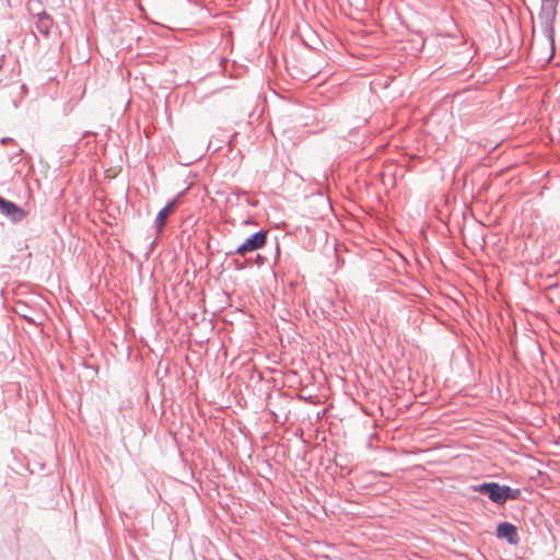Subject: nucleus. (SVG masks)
<instances>
[{
  "label": "nucleus",
  "mask_w": 560,
  "mask_h": 560,
  "mask_svg": "<svg viewBox=\"0 0 560 560\" xmlns=\"http://www.w3.org/2000/svg\"><path fill=\"white\" fill-rule=\"evenodd\" d=\"M471 491L479 492L488 497V499L498 504H505L508 501H513L518 499L521 495V490L517 488H512L508 485H500L495 481L481 482L478 485L470 486Z\"/></svg>",
  "instance_id": "obj_1"
},
{
  "label": "nucleus",
  "mask_w": 560,
  "mask_h": 560,
  "mask_svg": "<svg viewBox=\"0 0 560 560\" xmlns=\"http://www.w3.org/2000/svg\"><path fill=\"white\" fill-rule=\"evenodd\" d=\"M559 0H540L538 22L544 36L551 49L555 50V22Z\"/></svg>",
  "instance_id": "obj_2"
},
{
  "label": "nucleus",
  "mask_w": 560,
  "mask_h": 560,
  "mask_svg": "<svg viewBox=\"0 0 560 560\" xmlns=\"http://www.w3.org/2000/svg\"><path fill=\"white\" fill-rule=\"evenodd\" d=\"M267 231L259 230L249 235L242 244H240L235 250L228 253L226 255H245L246 253L255 252L266 244Z\"/></svg>",
  "instance_id": "obj_3"
},
{
  "label": "nucleus",
  "mask_w": 560,
  "mask_h": 560,
  "mask_svg": "<svg viewBox=\"0 0 560 560\" xmlns=\"http://www.w3.org/2000/svg\"><path fill=\"white\" fill-rule=\"evenodd\" d=\"M495 536L499 539H505L511 546H516L520 542L517 527L510 522L499 523L497 525Z\"/></svg>",
  "instance_id": "obj_4"
},
{
  "label": "nucleus",
  "mask_w": 560,
  "mask_h": 560,
  "mask_svg": "<svg viewBox=\"0 0 560 560\" xmlns=\"http://www.w3.org/2000/svg\"><path fill=\"white\" fill-rule=\"evenodd\" d=\"M184 192L178 194L174 199L170 200L156 214L154 220V228L156 235H160L166 225L168 214L177 207L179 198Z\"/></svg>",
  "instance_id": "obj_5"
},
{
  "label": "nucleus",
  "mask_w": 560,
  "mask_h": 560,
  "mask_svg": "<svg viewBox=\"0 0 560 560\" xmlns=\"http://www.w3.org/2000/svg\"><path fill=\"white\" fill-rule=\"evenodd\" d=\"M0 213L9 218L12 222H20L25 217V211L13 201L7 200L0 196Z\"/></svg>",
  "instance_id": "obj_6"
},
{
  "label": "nucleus",
  "mask_w": 560,
  "mask_h": 560,
  "mask_svg": "<svg viewBox=\"0 0 560 560\" xmlns=\"http://www.w3.org/2000/svg\"><path fill=\"white\" fill-rule=\"evenodd\" d=\"M37 32L44 37H48L51 33L56 34L54 20L46 11L37 12Z\"/></svg>",
  "instance_id": "obj_7"
},
{
  "label": "nucleus",
  "mask_w": 560,
  "mask_h": 560,
  "mask_svg": "<svg viewBox=\"0 0 560 560\" xmlns=\"http://www.w3.org/2000/svg\"><path fill=\"white\" fill-rule=\"evenodd\" d=\"M14 313L26 320L30 325L35 324V310L28 306L25 302L19 300L13 306Z\"/></svg>",
  "instance_id": "obj_8"
},
{
  "label": "nucleus",
  "mask_w": 560,
  "mask_h": 560,
  "mask_svg": "<svg viewBox=\"0 0 560 560\" xmlns=\"http://www.w3.org/2000/svg\"><path fill=\"white\" fill-rule=\"evenodd\" d=\"M232 264L234 265L235 270H243L245 268V264L241 262L238 259H233Z\"/></svg>",
  "instance_id": "obj_9"
},
{
  "label": "nucleus",
  "mask_w": 560,
  "mask_h": 560,
  "mask_svg": "<svg viewBox=\"0 0 560 560\" xmlns=\"http://www.w3.org/2000/svg\"><path fill=\"white\" fill-rule=\"evenodd\" d=\"M265 260H266V259H265V257H264V256H261L260 254H257V255H256V257H255V261H256V264H257L258 266L264 265V264H265Z\"/></svg>",
  "instance_id": "obj_10"
},
{
  "label": "nucleus",
  "mask_w": 560,
  "mask_h": 560,
  "mask_svg": "<svg viewBox=\"0 0 560 560\" xmlns=\"http://www.w3.org/2000/svg\"><path fill=\"white\" fill-rule=\"evenodd\" d=\"M233 194L236 196L237 199L240 198L241 195H246L245 191H241V190H235Z\"/></svg>",
  "instance_id": "obj_11"
},
{
  "label": "nucleus",
  "mask_w": 560,
  "mask_h": 560,
  "mask_svg": "<svg viewBox=\"0 0 560 560\" xmlns=\"http://www.w3.org/2000/svg\"><path fill=\"white\" fill-rule=\"evenodd\" d=\"M4 57H5L4 54H0V69L3 66Z\"/></svg>",
  "instance_id": "obj_12"
},
{
  "label": "nucleus",
  "mask_w": 560,
  "mask_h": 560,
  "mask_svg": "<svg viewBox=\"0 0 560 560\" xmlns=\"http://www.w3.org/2000/svg\"><path fill=\"white\" fill-rule=\"evenodd\" d=\"M246 202L253 206H256V202H252L249 199H246Z\"/></svg>",
  "instance_id": "obj_13"
},
{
  "label": "nucleus",
  "mask_w": 560,
  "mask_h": 560,
  "mask_svg": "<svg viewBox=\"0 0 560 560\" xmlns=\"http://www.w3.org/2000/svg\"><path fill=\"white\" fill-rule=\"evenodd\" d=\"M154 245H155V241H153V242L151 243L150 247H151V248H153V247H154Z\"/></svg>",
  "instance_id": "obj_14"
},
{
  "label": "nucleus",
  "mask_w": 560,
  "mask_h": 560,
  "mask_svg": "<svg viewBox=\"0 0 560 560\" xmlns=\"http://www.w3.org/2000/svg\"><path fill=\"white\" fill-rule=\"evenodd\" d=\"M279 254H280V249H279V247H277V256H279Z\"/></svg>",
  "instance_id": "obj_15"
}]
</instances>
